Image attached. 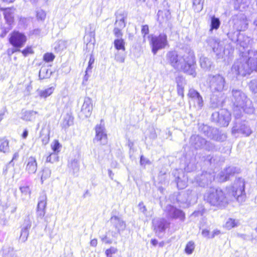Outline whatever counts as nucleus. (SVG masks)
Masks as SVG:
<instances>
[{
  "mask_svg": "<svg viewBox=\"0 0 257 257\" xmlns=\"http://www.w3.org/2000/svg\"><path fill=\"white\" fill-rule=\"evenodd\" d=\"M110 222L113 227L120 233L121 231H123L126 228V224L125 222L117 216H112L110 219Z\"/></svg>",
  "mask_w": 257,
  "mask_h": 257,
  "instance_id": "obj_23",
  "label": "nucleus"
},
{
  "mask_svg": "<svg viewBox=\"0 0 257 257\" xmlns=\"http://www.w3.org/2000/svg\"><path fill=\"white\" fill-rule=\"evenodd\" d=\"M117 251V248L114 247H111L105 250V253L106 255H112L115 254Z\"/></svg>",
  "mask_w": 257,
  "mask_h": 257,
  "instance_id": "obj_61",
  "label": "nucleus"
},
{
  "mask_svg": "<svg viewBox=\"0 0 257 257\" xmlns=\"http://www.w3.org/2000/svg\"><path fill=\"white\" fill-rule=\"evenodd\" d=\"M46 13L42 10H39L37 11V18L38 20L44 21L46 18Z\"/></svg>",
  "mask_w": 257,
  "mask_h": 257,
  "instance_id": "obj_56",
  "label": "nucleus"
},
{
  "mask_svg": "<svg viewBox=\"0 0 257 257\" xmlns=\"http://www.w3.org/2000/svg\"><path fill=\"white\" fill-rule=\"evenodd\" d=\"M22 53L26 57L29 54H33L34 52L31 47H27L22 51Z\"/></svg>",
  "mask_w": 257,
  "mask_h": 257,
  "instance_id": "obj_59",
  "label": "nucleus"
},
{
  "mask_svg": "<svg viewBox=\"0 0 257 257\" xmlns=\"http://www.w3.org/2000/svg\"><path fill=\"white\" fill-rule=\"evenodd\" d=\"M236 36L237 37V38L235 40V42H236V45L238 49H240V47L242 48V49L247 48L249 44V38L242 34H240L239 33H237Z\"/></svg>",
  "mask_w": 257,
  "mask_h": 257,
  "instance_id": "obj_25",
  "label": "nucleus"
},
{
  "mask_svg": "<svg viewBox=\"0 0 257 257\" xmlns=\"http://www.w3.org/2000/svg\"><path fill=\"white\" fill-rule=\"evenodd\" d=\"M204 198L205 200L214 206L222 207L228 203L225 193L220 189L210 188L205 194Z\"/></svg>",
  "mask_w": 257,
  "mask_h": 257,
  "instance_id": "obj_3",
  "label": "nucleus"
},
{
  "mask_svg": "<svg viewBox=\"0 0 257 257\" xmlns=\"http://www.w3.org/2000/svg\"><path fill=\"white\" fill-rule=\"evenodd\" d=\"M52 75V72L47 68L43 67L39 71V77L41 79L49 78Z\"/></svg>",
  "mask_w": 257,
  "mask_h": 257,
  "instance_id": "obj_35",
  "label": "nucleus"
},
{
  "mask_svg": "<svg viewBox=\"0 0 257 257\" xmlns=\"http://www.w3.org/2000/svg\"><path fill=\"white\" fill-rule=\"evenodd\" d=\"M211 119L221 126H227L230 120V114L226 109H221L219 111L213 112Z\"/></svg>",
  "mask_w": 257,
  "mask_h": 257,
  "instance_id": "obj_10",
  "label": "nucleus"
},
{
  "mask_svg": "<svg viewBox=\"0 0 257 257\" xmlns=\"http://www.w3.org/2000/svg\"><path fill=\"white\" fill-rule=\"evenodd\" d=\"M92 109L93 105L91 99L89 97H85L81 107V112L84 114L85 117H88L90 116Z\"/></svg>",
  "mask_w": 257,
  "mask_h": 257,
  "instance_id": "obj_24",
  "label": "nucleus"
},
{
  "mask_svg": "<svg viewBox=\"0 0 257 257\" xmlns=\"http://www.w3.org/2000/svg\"><path fill=\"white\" fill-rule=\"evenodd\" d=\"M231 72L236 76H245L250 74L246 58L242 56L237 59L231 67Z\"/></svg>",
  "mask_w": 257,
  "mask_h": 257,
  "instance_id": "obj_7",
  "label": "nucleus"
},
{
  "mask_svg": "<svg viewBox=\"0 0 257 257\" xmlns=\"http://www.w3.org/2000/svg\"><path fill=\"white\" fill-rule=\"evenodd\" d=\"M215 175L214 173L202 172L196 176L194 182L201 187H205L211 184L214 180Z\"/></svg>",
  "mask_w": 257,
  "mask_h": 257,
  "instance_id": "obj_11",
  "label": "nucleus"
},
{
  "mask_svg": "<svg viewBox=\"0 0 257 257\" xmlns=\"http://www.w3.org/2000/svg\"><path fill=\"white\" fill-rule=\"evenodd\" d=\"M252 25L253 26L254 30L257 36V15L253 19L252 21Z\"/></svg>",
  "mask_w": 257,
  "mask_h": 257,
  "instance_id": "obj_64",
  "label": "nucleus"
},
{
  "mask_svg": "<svg viewBox=\"0 0 257 257\" xmlns=\"http://www.w3.org/2000/svg\"><path fill=\"white\" fill-rule=\"evenodd\" d=\"M38 113L37 111L33 110L25 111L22 116L23 120L26 121H32L35 118V115Z\"/></svg>",
  "mask_w": 257,
  "mask_h": 257,
  "instance_id": "obj_31",
  "label": "nucleus"
},
{
  "mask_svg": "<svg viewBox=\"0 0 257 257\" xmlns=\"http://www.w3.org/2000/svg\"><path fill=\"white\" fill-rule=\"evenodd\" d=\"M27 40L26 36L19 32L14 31L9 38L10 44L16 48H21L25 45Z\"/></svg>",
  "mask_w": 257,
  "mask_h": 257,
  "instance_id": "obj_15",
  "label": "nucleus"
},
{
  "mask_svg": "<svg viewBox=\"0 0 257 257\" xmlns=\"http://www.w3.org/2000/svg\"><path fill=\"white\" fill-rule=\"evenodd\" d=\"M69 168L72 170L74 175L77 174L79 170V161L76 159H74L68 164Z\"/></svg>",
  "mask_w": 257,
  "mask_h": 257,
  "instance_id": "obj_32",
  "label": "nucleus"
},
{
  "mask_svg": "<svg viewBox=\"0 0 257 257\" xmlns=\"http://www.w3.org/2000/svg\"><path fill=\"white\" fill-rule=\"evenodd\" d=\"M54 90V88L53 87H50L45 90L38 91V94L41 97L45 98L52 94Z\"/></svg>",
  "mask_w": 257,
  "mask_h": 257,
  "instance_id": "obj_38",
  "label": "nucleus"
},
{
  "mask_svg": "<svg viewBox=\"0 0 257 257\" xmlns=\"http://www.w3.org/2000/svg\"><path fill=\"white\" fill-rule=\"evenodd\" d=\"M114 46L117 50L125 51V42L122 38L115 39L113 42Z\"/></svg>",
  "mask_w": 257,
  "mask_h": 257,
  "instance_id": "obj_34",
  "label": "nucleus"
},
{
  "mask_svg": "<svg viewBox=\"0 0 257 257\" xmlns=\"http://www.w3.org/2000/svg\"><path fill=\"white\" fill-rule=\"evenodd\" d=\"M204 0H193V9L195 12L199 13L203 8Z\"/></svg>",
  "mask_w": 257,
  "mask_h": 257,
  "instance_id": "obj_36",
  "label": "nucleus"
},
{
  "mask_svg": "<svg viewBox=\"0 0 257 257\" xmlns=\"http://www.w3.org/2000/svg\"><path fill=\"white\" fill-rule=\"evenodd\" d=\"M150 161L147 158H145L143 156H141L140 164L141 165L146 166V165L151 164Z\"/></svg>",
  "mask_w": 257,
  "mask_h": 257,
  "instance_id": "obj_60",
  "label": "nucleus"
},
{
  "mask_svg": "<svg viewBox=\"0 0 257 257\" xmlns=\"http://www.w3.org/2000/svg\"><path fill=\"white\" fill-rule=\"evenodd\" d=\"M220 25V22L218 18L214 16L211 18V30L213 29L217 30Z\"/></svg>",
  "mask_w": 257,
  "mask_h": 257,
  "instance_id": "obj_44",
  "label": "nucleus"
},
{
  "mask_svg": "<svg viewBox=\"0 0 257 257\" xmlns=\"http://www.w3.org/2000/svg\"><path fill=\"white\" fill-rule=\"evenodd\" d=\"M208 46H209L217 55L224 52V48L219 40L213 37H208L205 41Z\"/></svg>",
  "mask_w": 257,
  "mask_h": 257,
  "instance_id": "obj_19",
  "label": "nucleus"
},
{
  "mask_svg": "<svg viewBox=\"0 0 257 257\" xmlns=\"http://www.w3.org/2000/svg\"><path fill=\"white\" fill-rule=\"evenodd\" d=\"M248 58L247 59V63L249 65V69H250V73L255 71L257 72V57L251 56L250 51H248Z\"/></svg>",
  "mask_w": 257,
  "mask_h": 257,
  "instance_id": "obj_28",
  "label": "nucleus"
},
{
  "mask_svg": "<svg viewBox=\"0 0 257 257\" xmlns=\"http://www.w3.org/2000/svg\"><path fill=\"white\" fill-rule=\"evenodd\" d=\"M51 174V170L48 167H45L42 171V174L41 176V181L43 183V181L49 178Z\"/></svg>",
  "mask_w": 257,
  "mask_h": 257,
  "instance_id": "obj_46",
  "label": "nucleus"
},
{
  "mask_svg": "<svg viewBox=\"0 0 257 257\" xmlns=\"http://www.w3.org/2000/svg\"><path fill=\"white\" fill-rule=\"evenodd\" d=\"M177 92L179 95H181L182 97H184V87L181 84H180L177 80Z\"/></svg>",
  "mask_w": 257,
  "mask_h": 257,
  "instance_id": "obj_58",
  "label": "nucleus"
},
{
  "mask_svg": "<svg viewBox=\"0 0 257 257\" xmlns=\"http://www.w3.org/2000/svg\"><path fill=\"white\" fill-rule=\"evenodd\" d=\"M191 146L196 149H204L207 151H212L215 149V145L212 143L206 141L199 135H192L190 139Z\"/></svg>",
  "mask_w": 257,
  "mask_h": 257,
  "instance_id": "obj_9",
  "label": "nucleus"
},
{
  "mask_svg": "<svg viewBox=\"0 0 257 257\" xmlns=\"http://www.w3.org/2000/svg\"><path fill=\"white\" fill-rule=\"evenodd\" d=\"M0 152L6 154L10 152L9 141L5 138L0 139Z\"/></svg>",
  "mask_w": 257,
  "mask_h": 257,
  "instance_id": "obj_33",
  "label": "nucleus"
},
{
  "mask_svg": "<svg viewBox=\"0 0 257 257\" xmlns=\"http://www.w3.org/2000/svg\"><path fill=\"white\" fill-rule=\"evenodd\" d=\"M175 181L177 187L179 189H183L187 185L188 177L184 172H182L181 173H178V176L175 178Z\"/></svg>",
  "mask_w": 257,
  "mask_h": 257,
  "instance_id": "obj_26",
  "label": "nucleus"
},
{
  "mask_svg": "<svg viewBox=\"0 0 257 257\" xmlns=\"http://www.w3.org/2000/svg\"><path fill=\"white\" fill-rule=\"evenodd\" d=\"M150 44L152 53L156 55L159 50L164 49L168 45L167 36L165 33L160 34L158 36H152Z\"/></svg>",
  "mask_w": 257,
  "mask_h": 257,
  "instance_id": "obj_8",
  "label": "nucleus"
},
{
  "mask_svg": "<svg viewBox=\"0 0 257 257\" xmlns=\"http://www.w3.org/2000/svg\"><path fill=\"white\" fill-rule=\"evenodd\" d=\"M10 10L9 9H7L4 13L5 19L9 25H11L14 21V16Z\"/></svg>",
  "mask_w": 257,
  "mask_h": 257,
  "instance_id": "obj_42",
  "label": "nucleus"
},
{
  "mask_svg": "<svg viewBox=\"0 0 257 257\" xmlns=\"http://www.w3.org/2000/svg\"><path fill=\"white\" fill-rule=\"evenodd\" d=\"M234 26L238 31H245L248 27V23L246 16L242 14L237 16L234 19Z\"/></svg>",
  "mask_w": 257,
  "mask_h": 257,
  "instance_id": "obj_22",
  "label": "nucleus"
},
{
  "mask_svg": "<svg viewBox=\"0 0 257 257\" xmlns=\"http://www.w3.org/2000/svg\"><path fill=\"white\" fill-rule=\"evenodd\" d=\"M199 131L208 138L218 142H223L226 139V136L221 134L219 130L215 127L201 124L199 125Z\"/></svg>",
  "mask_w": 257,
  "mask_h": 257,
  "instance_id": "obj_6",
  "label": "nucleus"
},
{
  "mask_svg": "<svg viewBox=\"0 0 257 257\" xmlns=\"http://www.w3.org/2000/svg\"><path fill=\"white\" fill-rule=\"evenodd\" d=\"M47 205V197L45 194L40 196L37 205V210H45Z\"/></svg>",
  "mask_w": 257,
  "mask_h": 257,
  "instance_id": "obj_37",
  "label": "nucleus"
},
{
  "mask_svg": "<svg viewBox=\"0 0 257 257\" xmlns=\"http://www.w3.org/2000/svg\"><path fill=\"white\" fill-rule=\"evenodd\" d=\"M238 223V220L229 218L225 223V227L228 229H230L237 225Z\"/></svg>",
  "mask_w": 257,
  "mask_h": 257,
  "instance_id": "obj_49",
  "label": "nucleus"
},
{
  "mask_svg": "<svg viewBox=\"0 0 257 257\" xmlns=\"http://www.w3.org/2000/svg\"><path fill=\"white\" fill-rule=\"evenodd\" d=\"M102 122L103 120H101L100 123L95 126V137L93 141L99 142L100 144L105 145L107 143V137L104 124H102Z\"/></svg>",
  "mask_w": 257,
  "mask_h": 257,
  "instance_id": "obj_14",
  "label": "nucleus"
},
{
  "mask_svg": "<svg viewBox=\"0 0 257 257\" xmlns=\"http://www.w3.org/2000/svg\"><path fill=\"white\" fill-rule=\"evenodd\" d=\"M55 58L54 55L52 53H47L44 54L43 59L47 62H50L53 61Z\"/></svg>",
  "mask_w": 257,
  "mask_h": 257,
  "instance_id": "obj_55",
  "label": "nucleus"
},
{
  "mask_svg": "<svg viewBox=\"0 0 257 257\" xmlns=\"http://www.w3.org/2000/svg\"><path fill=\"white\" fill-rule=\"evenodd\" d=\"M121 29L115 27L113 29V34L114 36L118 38H121L122 33L121 32Z\"/></svg>",
  "mask_w": 257,
  "mask_h": 257,
  "instance_id": "obj_57",
  "label": "nucleus"
},
{
  "mask_svg": "<svg viewBox=\"0 0 257 257\" xmlns=\"http://www.w3.org/2000/svg\"><path fill=\"white\" fill-rule=\"evenodd\" d=\"M20 189L22 194V195L24 196L23 198L24 199L30 198L31 191L29 186L26 185L20 187Z\"/></svg>",
  "mask_w": 257,
  "mask_h": 257,
  "instance_id": "obj_40",
  "label": "nucleus"
},
{
  "mask_svg": "<svg viewBox=\"0 0 257 257\" xmlns=\"http://www.w3.org/2000/svg\"><path fill=\"white\" fill-rule=\"evenodd\" d=\"M169 225L170 223L165 218L157 217L152 220V227L158 237L162 236Z\"/></svg>",
  "mask_w": 257,
  "mask_h": 257,
  "instance_id": "obj_12",
  "label": "nucleus"
},
{
  "mask_svg": "<svg viewBox=\"0 0 257 257\" xmlns=\"http://www.w3.org/2000/svg\"><path fill=\"white\" fill-rule=\"evenodd\" d=\"M29 230L27 229L22 228L21 235L20 236V240L22 242H25L28 238V237L29 236Z\"/></svg>",
  "mask_w": 257,
  "mask_h": 257,
  "instance_id": "obj_50",
  "label": "nucleus"
},
{
  "mask_svg": "<svg viewBox=\"0 0 257 257\" xmlns=\"http://www.w3.org/2000/svg\"><path fill=\"white\" fill-rule=\"evenodd\" d=\"M187 95L190 99L191 102L193 103L194 107L198 110L202 109L204 105V101L199 92L194 88H190Z\"/></svg>",
  "mask_w": 257,
  "mask_h": 257,
  "instance_id": "obj_13",
  "label": "nucleus"
},
{
  "mask_svg": "<svg viewBox=\"0 0 257 257\" xmlns=\"http://www.w3.org/2000/svg\"><path fill=\"white\" fill-rule=\"evenodd\" d=\"M115 60L119 63H123L125 60L124 54L122 52H117L115 54Z\"/></svg>",
  "mask_w": 257,
  "mask_h": 257,
  "instance_id": "obj_53",
  "label": "nucleus"
},
{
  "mask_svg": "<svg viewBox=\"0 0 257 257\" xmlns=\"http://www.w3.org/2000/svg\"><path fill=\"white\" fill-rule=\"evenodd\" d=\"M165 211L167 217L172 219H179L184 221L185 218L184 212L171 205H168L166 207Z\"/></svg>",
  "mask_w": 257,
  "mask_h": 257,
  "instance_id": "obj_16",
  "label": "nucleus"
},
{
  "mask_svg": "<svg viewBox=\"0 0 257 257\" xmlns=\"http://www.w3.org/2000/svg\"><path fill=\"white\" fill-rule=\"evenodd\" d=\"M244 189V180L241 178H238L235 180L233 185L229 190V192L238 202L241 203L245 201L246 197Z\"/></svg>",
  "mask_w": 257,
  "mask_h": 257,
  "instance_id": "obj_4",
  "label": "nucleus"
},
{
  "mask_svg": "<svg viewBox=\"0 0 257 257\" xmlns=\"http://www.w3.org/2000/svg\"><path fill=\"white\" fill-rule=\"evenodd\" d=\"M157 16L158 21L162 27H171L172 25L170 22L171 16L169 10L167 9L159 10L158 12Z\"/></svg>",
  "mask_w": 257,
  "mask_h": 257,
  "instance_id": "obj_17",
  "label": "nucleus"
},
{
  "mask_svg": "<svg viewBox=\"0 0 257 257\" xmlns=\"http://www.w3.org/2000/svg\"><path fill=\"white\" fill-rule=\"evenodd\" d=\"M57 153H52L47 158L46 162L51 163H53L55 162L58 161L59 157Z\"/></svg>",
  "mask_w": 257,
  "mask_h": 257,
  "instance_id": "obj_48",
  "label": "nucleus"
},
{
  "mask_svg": "<svg viewBox=\"0 0 257 257\" xmlns=\"http://www.w3.org/2000/svg\"><path fill=\"white\" fill-rule=\"evenodd\" d=\"M141 32L144 35V38L145 37L146 35H148L149 33V27L148 25H144L142 26L141 29Z\"/></svg>",
  "mask_w": 257,
  "mask_h": 257,
  "instance_id": "obj_63",
  "label": "nucleus"
},
{
  "mask_svg": "<svg viewBox=\"0 0 257 257\" xmlns=\"http://www.w3.org/2000/svg\"><path fill=\"white\" fill-rule=\"evenodd\" d=\"M212 62L207 57L201 56L200 58V64L202 68L204 70H209L210 69Z\"/></svg>",
  "mask_w": 257,
  "mask_h": 257,
  "instance_id": "obj_30",
  "label": "nucleus"
},
{
  "mask_svg": "<svg viewBox=\"0 0 257 257\" xmlns=\"http://www.w3.org/2000/svg\"><path fill=\"white\" fill-rule=\"evenodd\" d=\"M192 191L188 190L185 191L180 192L176 196L177 202L180 204L181 207H186L190 203L192 197Z\"/></svg>",
  "mask_w": 257,
  "mask_h": 257,
  "instance_id": "obj_18",
  "label": "nucleus"
},
{
  "mask_svg": "<svg viewBox=\"0 0 257 257\" xmlns=\"http://www.w3.org/2000/svg\"><path fill=\"white\" fill-rule=\"evenodd\" d=\"M139 210L142 212L145 215L147 216V208L144 205V203L142 202H140L139 205Z\"/></svg>",
  "mask_w": 257,
  "mask_h": 257,
  "instance_id": "obj_62",
  "label": "nucleus"
},
{
  "mask_svg": "<svg viewBox=\"0 0 257 257\" xmlns=\"http://www.w3.org/2000/svg\"><path fill=\"white\" fill-rule=\"evenodd\" d=\"M166 60L175 70L183 71L193 77H196L195 57L192 53L188 56H181L175 51H169L166 54Z\"/></svg>",
  "mask_w": 257,
  "mask_h": 257,
  "instance_id": "obj_1",
  "label": "nucleus"
},
{
  "mask_svg": "<svg viewBox=\"0 0 257 257\" xmlns=\"http://www.w3.org/2000/svg\"><path fill=\"white\" fill-rule=\"evenodd\" d=\"M3 257H16V254L13 247H6L3 249Z\"/></svg>",
  "mask_w": 257,
  "mask_h": 257,
  "instance_id": "obj_39",
  "label": "nucleus"
},
{
  "mask_svg": "<svg viewBox=\"0 0 257 257\" xmlns=\"http://www.w3.org/2000/svg\"><path fill=\"white\" fill-rule=\"evenodd\" d=\"M231 101L233 103L234 111L238 110L247 113L252 114L254 111L252 100L242 90L233 88L231 91Z\"/></svg>",
  "mask_w": 257,
  "mask_h": 257,
  "instance_id": "obj_2",
  "label": "nucleus"
},
{
  "mask_svg": "<svg viewBox=\"0 0 257 257\" xmlns=\"http://www.w3.org/2000/svg\"><path fill=\"white\" fill-rule=\"evenodd\" d=\"M54 48L57 51L63 50L65 48V42L62 40L58 41L54 44Z\"/></svg>",
  "mask_w": 257,
  "mask_h": 257,
  "instance_id": "obj_52",
  "label": "nucleus"
},
{
  "mask_svg": "<svg viewBox=\"0 0 257 257\" xmlns=\"http://www.w3.org/2000/svg\"><path fill=\"white\" fill-rule=\"evenodd\" d=\"M232 133L233 134L241 133L245 136H249L252 133V131L245 121L241 122H236L232 128Z\"/></svg>",
  "mask_w": 257,
  "mask_h": 257,
  "instance_id": "obj_20",
  "label": "nucleus"
},
{
  "mask_svg": "<svg viewBox=\"0 0 257 257\" xmlns=\"http://www.w3.org/2000/svg\"><path fill=\"white\" fill-rule=\"evenodd\" d=\"M51 148L53 151V153H56L58 154L60 151V149L61 148V145L59 143L58 140H54L51 145Z\"/></svg>",
  "mask_w": 257,
  "mask_h": 257,
  "instance_id": "obj_47",
  "label": "nucleus"
},
{
  "mask_svg": "<svg viewBox=\"0 0 257 257\" xmlns=\"http://www.w3.org/2000/svg\"><path fill=\"white\" fill-rule=\"evenodd\" d=\"M208 80L209 88L212 93L221 92L227 89L225 78L222 75H210Z\"/></svg>",
  "mask_w": 257,
  "mask_h": 257,
  "instance_id": "obj_5",
  "label": "nucleus"
},
{
  "mask_svg": "<svg viewBox=\"0 0 257 257\" xmlns=\"http://www.w3.org/2000/svg\"><path fill=\"white\" fill-rule=\"evenodd\" d=\"M37 169V163L35 158L31 157L27 160L26 170L29 174H34Z\"/></svg>",
  "mask_w": 257,
  "mask_h": 257,
  "instance_id": "obj_27",
  "label": "nucleus"
},
{
  "mask_svg": "<svg viewBox=\"0 0 257 257\" xmlns=\"http://www.w3.org/2000/svg\"><path fill=\"white\" fill-rule=\"evenodd\" d=\"M195 243L193 241H189L185 247V251L188 254H191L193 253L195 248Z\"/></svg>",
  "mask_w": 257,
  "mask_h": 257,
  "instance_id": "obj_45",
  "label": "nucleus"
},
{
  "mask_svg": "<svg viewBox=\"0 0 257 257\" xmlns=\"http://www.w3.org/2000/svg\"><path fill=\"white\" fill-rule=\"evenodd\" d=\"M250 91L254 93H257V77L252 79L248 84Z\"/></svg>",
  "mask_w": 257,
  "mask_h": 257,
  "instance_id": "obj_43",
  "label": "nucleus"
},
{
  "mask_svg": "<svg viewBox=\"0 0 257 257\" xmlns=\"http://www.w3.org/2000/svg\"><path fill=\"white\" fill-rule=\"evenodd\" d=\"M116 21L118 23L119 21H125L126 15L121 11H118L115 13Z\"/></svg>",
  "mask_w": 257,
  "mask_h": 257,
  "instance_id": "obj_51",
  "label": "nucleus"
},
{
  "mask_svg": "<svg viewBox=\"0 0 257 257\" xmlns=\"http://www.w3.org/2000/svg\"><path fill=\"white\" fill-rule=\"evenodd\" d=\"M240 169L235 167H228L222 171L219 175V180L220 182L228 180L230 176L235 173H238Z\"/></svg>",
  "mask_w": 257,
  "mask_h": 257,
  "instance_id": "obj_21",
  "label": "nucleus"
},
{
  "mask_svg": "<svg viewBox=\"0 0 257 257\" xmlns=\"http://www.w3.org/2000/svg\"><path fill=\"white\" fill-rule=\"evenodd\" d=\"M50 131L49 130L43 127L40 132L39 137L41 139V142L43 145H46L49 143L50 140Z\"/></svg>",
  "mask_w": 257,
  "mask_h": 257,
  "instance_id": "obj_29",
  "label": "nucleus"
},
{
  "mask_svg": "<svg viewBox=\"0 0 257 257\" xmlns=\"http://www.w3.org/2000/svg\"><path fill=\"white\" fill-rule=\"evenodd\" d=\"M210 105L211 107L216 108L221 106V102L218 97L213 95L210 98Z\"/></svg>",
  "mask_w": 257,
  "mask_h": 257,
  "instance_id": "obj_41",
  "label": "nucleus"
},
{
  "mask_svg": "<svg viewBox=\"0 0 257 257\" xmlns=\"http://www.w3.org/2000/svg\"><path fill=\"white\" fill-rule=\"evenodd\" d=\"M32 221L29 216H28L25 219L23 228L29 230L31 227Z\"/></svg>",
  "mask_w": 257,
  "mask_h": 257,
  "instance_id": "obj_54",
  "label": "nucleus"
}]
</instances>
